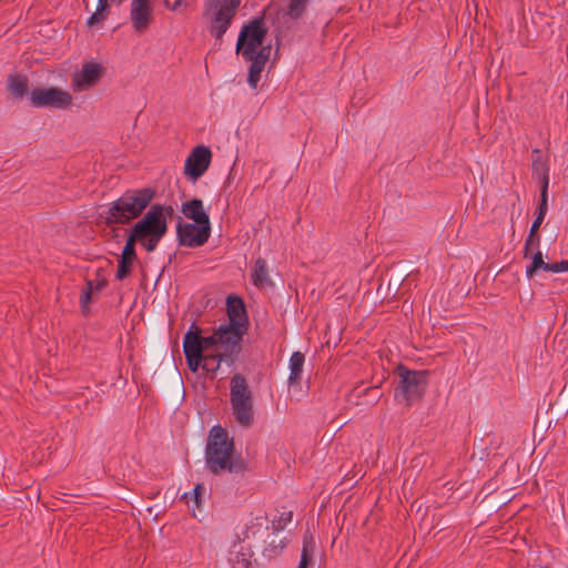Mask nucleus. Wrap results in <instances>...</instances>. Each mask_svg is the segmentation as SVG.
<instances>
[{
  "instance_id": "7c9ffc66",
  "label": "nucleus",
  "mask_w": 568,
  "mask_h": 568,
  "mask_svg": "<svg viewBox=\"0 0 568 568\" xmlns=\"http://www.w3.org/2000/svg\"><path fill=\"white\" fill-rule=\"evenodd\" d=\"M546 267H547L546 272L565 273V272H568V261L562 260V261L556 262V263H548V265H546Z\"/></svg>"
},
{
  "instance_id": "f3484780",
  "label": "nucleus",
  "mask_w": 568,
  "mask_h": 568,
  "mask_svg": "<svg viewBox=\"0 0 568 568\" xmlns=\"http://www.w3.org/2000/svg\"><path fill=\"white\" fill-rule=\"evenodd\" d=\"M251 278H252V283L258 288H263V287L273 285L272 280L268 274L267 263L264 258L258 257L255 261V263L252 267Z\"/></svg>"
},
{
  "instance_id": "393cba45",
  "label": "nucleus",
  "mask_w": 568,
  "mask_h": 568,
  "mask_svg": "<svg viewBox=\"0 0 568 568\" xmlns=\"http://www.w3.org/2000/svg\"><path fill=\"white\" fill-rule=\"evenodd\" d=\"M308 0H290L287 14L292 19H298L305 11Z\"/></svg>"
},
{
  "instance_id": "423d86ee",
  "label": "nucleus",
  "mask_w": 568,
  "mask_h": 568,
  "mask_svg": "<svg viewBox=\"0 0 568 568\" xmlns=\"http://www.w3.org/2000/svg\"><path fill=\"white\" fill-rule=\"evenodd\" d=\"M243 0H204L202 16L210 34L221 44Z\"/></svg>"
},
{
  "instance_id": "0eeeda50",
  "label": "nucleus",
  "mask_w": 568,
  "mask_h": 568,
  "mask_svg": "<svg viewBox=\"0 0 568 568\" xmlns=\"http://www.w3.org/2000/svg\"><path fill=\"white\" fill-rule=\"evenodd\" d=\"M230 403L236 423L250 427L254 422L253 394L246 377L240 373L231 377Z\"/></svg>"
},
{
  "instance_id": "473e14b6",
  "label": "nucleus",
  "mask_w": 568,
  "mask_h": 568,
  "mask_svg": "<svg viewBox=\"0 0 568 568\" xmlns=\"http://www.w3.org/2000/svg\"><path fill=\"white\" fill-rule=\"evenodd\" d=\"M235 558L236 566L234 568H248L250 561L244 557V554L237 552Z\"/></svg>"
},
{
  "instance_id": "cd10ccee",
  "label": "nucleus",
  "mask_w": 568,
  "mask_h": 568,
  "mask_svg": "<svg viewBox=\"0 0 568 568\" xmlns=\"http://www.w3.org/2000/svg\"><path fill=\"white\" fill-rule=\"evenodd\" d=\"M93 294V281L88 280L85 283V288L81 293L80 303L83 312L88 310V305L92 298Z\"/></svg>"
},
{
  "instance_id": "20e7f679",
  "label": "nucleus",
  "mask_w": 568,
  "mask_h": 568,
  "mask_svg": "<svg viewBox=\"0 0 568 568\" xmlns=\"http://www.w3.org/2000/svg\"><path fill=\"white\" fill-rule=\"evenodd\" d=\"M174 215L171 205L152 204L130 230V234L146 251L153 252L168 232V222Z\"/></svg>"
},
{
  "instance_id": "72a5a7b5",
  "label": "nucleus",
  "mask_w": 568,
  "mask_h": 568,
  "mask_svg": "<svg viewBox=\"0 0 568 568\" xmlns=\"http://www.w3.org/2000/svg\"><path fill=\"white\" fill-rule=\"evenodd\" d=\"M105 280L93 281V292L101 291L105 287Z\"/></svg>"
},
{
  "instance_id": "2f4dec72",
  "label": "nucleus",
  "mask_w": 568,
  "mask_h": 568,
  "mask_svg": "<svg viewBox=\"0 0 568 568\" xmlns=\"http://www.w3.org/2000/svg\"><path fill=\"white\" fill-rule=\"evenodd\" d=\"M204 494H205V487L201 484H197L191 494V499L194 500L196 507H200L202 497L204 496Z\"/></svg>"
},
{
  "instance_id": "a878e982",
  "label": "nucleus",
  "mask_w": 568,
  "mask_h": 568,
  "mask_svg": "<svg viewBox=\"0 0 568 568\" xmlns=\"http://www.w3.org/2000/svg\"><path fill=\"white\" fill-rule=\"evenodd\" d=\"M132 263L133 260L120 257V260L118 261V271L115 274V278L119 281L126 278L131 272Z\"/></svg>"
},
{
  "instance_id": "6e6552de",
  "label": "nucleus",
  "mask_w": 568,
  "mask_h": 568,
  "mask_svg": "<svg viewBox=\"0 0 568 568\" xmlns=\"http://www.w3.org/2000/svg\"><path fill=\"white\" fill-rule=\"evenodd\" d=\"M397 372L400 381L395 389V398L410 406L422 398L427 385V374L424 371H410L404 366H399Z\"/></svg>"
},
{
  "instance_id": "c756f323",
  "label": "nucleus",
  "mask_w": 568,
  "mask_h": 568,
  "mask_svg": "<svg viewBox=\"0 0 568 568\" xmlns=\"http://www.w3.org/2000/svg\"><path fill=\"white\" fill-rule=\"evenodd\" d=\"M547 211H548V187H540V203L538 206L537 216H542V219H545Z\"/></svg>"
},
{
  "instance_id": "a211bd4d",
  "label": "nucleus",
  "mask_w": 568,
  "mask_h": 568,
  "mask_svg": "<svg viewBox=\"0 0 568 568\" xmlns=\"http://www.w3.org/2000/svg\"><path fill=\"white\" fill-rule=\"evenodd\" d=\"M29 80L26 75L11 73L7 79V90L14 99H22L28 94Z\"/></svg>"
},
{
  "instance_id": "412c9836",
  "label": "nucleus",
  "mask_w": 568,
  "mask_h": 568,
  "mask_svg": "<svg viewBox=\"0 0 568 568\" xmlns=\"http://www.w3.org/2000/svg\"><path fill=\"white\" fill-rule=\"evenodd\" d=\"M530 258V264L526 266V276L530 280L538 271H547L546 265L548 262L544 261L542 253L538 250L534 254H531V248L529 250L528 257Z\"/></svg>"
},
{
  "instance_id": "9b49d317",
  "label": "nucleus",
  "mask_w": 568,
  "mask_h": 568,
  "mask_svg": "<svg viewBox=\"0 0 568 568\" xmlns=\"http://www.w3.org/2000/svg\"><path fill=\"white\" fill-rule=\"evenodd\" d=\"M104 68L95 61L84 62L71 78V88L74 92L88 91L95 87L104 74Z\"/></svg>"
},
{
  "instance_id": "39448f33",
  "label": "nucleus",
  "mask_w": 568,
  "mask_h": 568,
  "mask_svg": "<svg viewBox=\"0 0 568 568\" xmlns=\"http://www.w3.org/2000/svg\"><path fill=\"white\" fill-rule=\"evenodd\" d=\"M229 323L221 324L212 334L224 348L225 355H237L241 351V342L247 331L248 318L243 301L230 295L226 301Z\"/></svg>"
},
{
  "instance_id": "ddd939ff",
  "label": "nucleus",
  "mask_w": 568,
  "mask_h": 568,
  "mask_svg": "<svg viewBox=\"0 0 568 568\" xmlns=\"http://www.w3.org/2000/svg\"><path fill=\"white\" fill-rule=\"evenodd\" d=\"M212 160V152L207 146H195L185 160L184 173L193 181L201 178L209 169Z\"/></svg>"
},
{
  "instance_id": "5701e85b",
  "label": "nucleus",
  "mask_w": 568,
  "mask_h": 568,
  "mask_svg": "<svg viewBox=\"0 0 568 568\" xmlns=\"http://www.w3.org/2000/svg\"><path fill=\"white\" fill-rule=\"evenodd\" d=\"M248 61L251 62V67L248 69L247 82L251 88L255 89L261 79V73L264 70L265 64L260 61H256V60H248Z\"/></svg>"
},
{
  "instance_id": "bb28decb",
  "label": "nucleus",
  "mask_w": 568,
  "mask_h": 568,
  "mask_svg": "<svg viewBox=\"0 0 568 568\" xmlns=\"http://www.w3.org/2000/svg\"><path fill=\"white\" fill-rule=\"evenodd\" d=\"M135 243L138 241L130 234L120 257L134 261L136 258Z\"/></svg>"
},
{
  "instance_id": "c85d7f7f",
  "label": "nucleus",
  "mask_w": 568,
  "mask_h": 568,
  "mask_svg": "<svg viewBox=\"0 0 568 568\" xmlns=\"http://www.w3.org/2000/svg\"><path fill=\"white\" fill-rule=\"evenodd\" d=\"M270 54H271V45H261L253 54H252V60H256V61H260L264 64H266V62L268 61L270 59Z\"/></svg>"
},
{
  "instance_id": "4be33fe9",
  "label": "nucleus",
  "mask_w": 568,
  "mask_h": 568,
  "mask_svg": "<svg viewBox=\"0 0 568 568\" xmlns=\"http://www.w3.org/2000/svg\"><path fill=\"white\" fill-rule=\"evenodd\" d=\"M109 12L108 0H99L95 11L90 16L87 23L92 27L102 22Z\"/></svg>"
},
{
  "instance_id": "9d476101",
  "label": "nucleus",
  "mask_w": 568,
  "mask_h": 568,
  "mask_svg": "<svg viewBox=\"0 0 568 568\" xmlns=\"http://www.w3.org/2000/svg\"><path fill=\"white\" fill-rule=\"evenodd\" d=\"M266 30L260 19H254L243 26L236 43V53L244 60H252V54L263 44Z\"/></svg>"
},
{
  "instance_id": "f03ea898",
  "label": "nucleus",
  "mask_w": 568,
  "mask_h": 568,
  "mask_svg": "<svg viewBox=\"0 0 568 568\" xmlns=\"http://www.w3.org/2000/svg\"><path fill=\"white\" fill-rule=\"evenodd\" d=\"M205 464L207 469L219 475L222 471L232 474L243 473L246 468L241 457L234 456V442L222 426H213L209 433L205 448Z\"/></svg>"
},
{
  "instance_id": "4468645a",
  "label": "nucleus",
  "mask_w": 568,
  "mask_h": 568,
  "mask_svg": "<svg viewBox=\"0 0 568 568\" xmlns=\"http://www.w3.org/2000/svg\"><path fill=\"white\" fill-rule=\"evenodd\" d=\"M130 21L135 32L144 33L153 22L152 0H131Z\"/></svg>"
},
{
  "instance_id": "f257e3e1",
  "label": "nucleus",
  "mask_w": 568,
  "mask_h": 568,
  "mask_svg": "<svg viewBox=\"0 0 568 568\" xmlns=\"http://www.w3.org/2000/svg\"><path fill=\"white\" fill-rule=\"evenodd\" d=\"M200 333L192 324L183 337V352L191 372L195 373L202 367L207 373H216L223 361L233 363L236 355H225L215 336H201Z\"/></svg>"
},
{
  "instance_id": "f704fd0d",
  "label": "nucleus",
  "mask_w": 568,
  "mask_h": 568,
  "mask_svg": "<svg viewBox=\"0 0 568 568\" xmlns=\"http://www.w3.org/2000/svg\"><path fill=\"white\" fill-rule=\"evenodd\" d=\"M165 4H166L168 9L175 11L182 4V1L176 0V1H174L173 4H170L169 2H166Z\"/></svg>"
},
{
  "instance_id": "f8f14e48",
  "label": "nucleus",
  "mask_w": 568,
  "mask_h": 568,
  "mask_svg": "<svg viewBox=\"0 0 568 568\" xmlns=\"http://www.w3.org/2000/svg\"><path fill=\"white\" fill-rule=\"evenodd\" d=\"M176 234L181 245L186 247H199L207 242L211 235V226L179 222Z\"/></svg>"
},
{
  "instance_id": "7ed1b4c3",
  "label": "nucleus",
  "mask_w": 568,
  "mask_h": 568,
  "mask_svg": "<svg viewBox=\"0 0 568 568\" xmlns=\"http://www.w3.org/2000/svg\"><path fill=\"white\" fill-rule=\"evenodd\" d=\"M154 195L155 191L151 187L128 190L109 203L100 216L108 225L128 224L141 216L143 211L152 205Z\"/></svg>"
},
{
  "instance_id": "dca6fc26",
  "label": "nucleus",
  "mask_w": 568,
  "mask_h": 568,
  "mask_svg": "<svg viewBox=\"0 0 568 568\" xmlns=\"http://www.w3.org/2000/svg\"><path fill=\"white\" fill-rule=\"evenodd\" d=\"M532 174L540 183V187L549 186V165L542 152L539 149L531 151Z\"/></svg>"
},
{
  "instance_id": "2eb2a0df",
  "label": "nucleus",
  "mask_w": 568,
  "mask_h": 568,
  "mask_svg": "<svg viewBox=\"0 0 568 568\" xmlns=\"http://www.w3.org/2000/svg\"><path fill=\"white\" fill-rule=\"evenodd\" d=\"M181 212L186 219L192 220L194 224L211 226L210 217L204 210L202 200L193 199L182 203Z\"/></svg>"
},
{
  "instance_id": "6ab92c4d",
  "label": "nucleus",
  "mask_w": 568,
  "mask_h": 568,
  "mask_svg": "<svg viewBox=\"0 0 568 568\" xmlns=\"http://www.w3.org/2000/svg\"><path fill=\"white\" fill-rule=\"evenodd\" d=\"M305 357L301 352H294L290 357L288 385H297L303 372Z\"/></svg>"
},
{
  "instance_id": "1a4fd4ad",
  "label": "nucleus",
  "mask_w": 568,
  "mask_h": 568,
  "mask_svg": "<svg viewBox=\"0 0 568 568\" xmlns=\"http://www.w3.org/2000/svg\"><path fill=\"white\" fill-rule=\"evenodd\" d=\"M72 95L70 92L58 88H37L29 94L30 104L38 109L64 110L71 106Z\"/></svg>"
},
{
  "instance_id": "b1692460",
  "label": "nucleus",
  "mask_w": 568,
  "mask_h": 568,
  "mask_svg": "<svg viewBox=\"0 0 568 568\" xmlns=\"http://www.w3.org/2000/svg\"><path fill=\"white\" fill-rule=\"evenodd\" d=\"M312 551H313L312 538L307 539L305 537L298 568H308V565L312 560Z\"/></svg>"
},
{
  "instance_id": "aec40b11",
  "label": "nucleus",
  "mask_w": 568,
  "mask_h": 568,
  "mask_svg": "<svg viewBox=\"0 0 568 568\" xmlns=\"http://www.w3.org/2000/svg\"><path fill=\"white\" fill-rule=\"evenodd\" d=\"M544 219L542 216H536L535 221L531 224L529 234L525 241L524 247V257H528L529 250L532 247H538L540 244V236L538 235V229L540 227Z\"/></svg>"
}]
</instances>
